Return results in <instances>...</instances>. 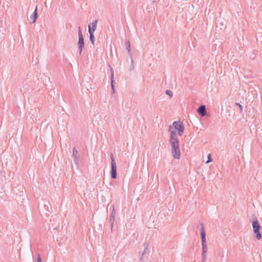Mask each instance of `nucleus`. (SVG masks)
Returning <instances> with one entry per match:
<instances>
[{
	"instance_id": "nucleus-28",
	"label": "nucleus",
	"mask_w": 262,
	"mask_h": 262,
	"mask_svg": "<svg viewBox=\"0 0 262 262\" xmlns=\"http://www.w3.org/2000/svg\"><path fill=\"white\" fill-rule=\"evenodd\" d=\"M206 257H202V262H205L206 261Z\"/></svg>"
},
{
	"instance_id": "nucleus-17",
	"label": "nucleus",
	"mask_w": 262,
	"mask_h": 262,
	"mask_svg": "<svg viewBox=\"0 0 262 262\" xmlns=\"http://www.w3.org/2000/svg\"><path fill=\"white\" fill-rule=\"evenodd\" d=\"M130 60H131V66H130V71H132L134 69V62L133 56H130Z\"/></svg>"
},
{
	"instance_id": "nucleus-2",
	"label": "nucleus",
	"mask_w": 262,
	"mask_h": 262,
	"mask_svg": "<svg viewBox=\"0 0 262 262\" xmlns=\"http://www.w3.org/2000/svg\"><path fill=\"white\" fill-rule=\"evenodd\" d=\"M110 158L111 160V177L112 179H116L117 176V166L113 153L111 154Z\"/></svg>"
},
{
	"instance_id": "nucleus-14",
	"label": "nucleus",
	"mask_w": 262,
	"mask_h": 262,
	"mask_svg": "<svg viewBox=\"0 0 262 262\" xmlns=\"http://www.w3.org/2000/svg\"><path fill=\"white\" fill-rule=\"evenodd\" d=\"M114 222H115V217H114V216H113V215H110V223L111 226V229L112 230L113 229V225H114Z\"/></svg>"
},
{
	"instance_id": "nucleus-11",
	"label": "nucleus",
	"mask_w": 262,
	"mask_h": 262,
	"mask_svg": "<svg viewBox=\"0 0 262 262\" xmlns=\"http://www.w3.org/2000/svg\"><path fill=\"white\" fill-rule=\"evenodd\" d=\"M111 87H112L113 93H114V92H115V89H114L115 85H114V70H113V68H111Z\"/></svg>"
},
{
	"instance_id": "nucleus-19",
	"label": "nucleus",
	"mask_w": 262,
	"mask_h": 262,
	"mask_svg": "<svg viewBox=\"0 0 262 262\" xmlns=\"http://www.w3.org/2000/svg\"><path fill=\"white\" fill-rule=\"evenodd\" d=\"M165 93L167 95H169L170 98L172 97V93L170 90H167Z\"/></svg>"
},
{
	"instance_id": "nucleus-10",
	"label": "nucleus",
	"mask_w": 262,
	"mask_h": 262,
	"mask_svg": "<svg viewBox=\"0 0 262 262\" xmlns=\"http://www.w3.org/2000/svg\"><path fill=\"white\" fill-rule=\"evenodd\" d=\"M89 32L90 34V39L93 45L94 44L95 42V36L93 32L92 31L91 25H89Z\"/></svg>"
},
{
	"instance_id": "nucleus-26",
	"label": "nucleus",
	"mask_w": 262,
	"mask_h": 262,
	"mask_svg": "<svg viewBox=\"0 0 262 262\" xmlns=\"http://www.w3.org/2000/svg\"><path fill=\"white\" fill-rule=\"evenodd\" d=\"M80 35L81 36L82 35V32L81 30V28L80 27H78V36H80Z\"/></svg>"
},
{
	"instance_id": "nucleus-7",
	"label": "nucleus",
	"mask_w": 262,
	"mask_h": 262,
	"mask_svg": "<svg viewBox=\"0 0 262 262\" xmlns=\"http://www.w3.org/2000/svg\"><path fill=\"white\" fill-rule=\"evenodd\" d=\"M197 112L200 114V115L201 117H203L205 116L207 114L205 105H200L197 109Z\"/></svg>"
},
{
	"instance_id": "nucleus-15",
	"label": "nucleus",
	"mask_w": 262,
	"mask_h": 262,
	"mask_svg": "<svg viewBox=\"0 0 262 262\" xmlns=\"http://www.w3.org/2000/svg\"><path fill=\"white\" fill-rule=\"evenodd\" d=\"M97 20H95L94 22H93L92 23V31L94 32L95 30L96 29V27H97Z\"/></svg>"
},
{
	"instance_id": "nucleus-25",
	"label": "nucleus",
	"mask_w": 262,
	"mask_h": 262,
	"mask_svg": "<svg viewBox=\"0 0 262 262\" xmlns=\"http://www.w3.org/2000/svg\"><path fill=\"white\" fill-rule=\"evenodd\" d=\"M125 45L126 47H129V46H130V42H129V40H127V41H125Z\"/></svg>"
},
{
	"instance_id": "nucleus-21",
	"label": "nucleus",
	"mask_w": 262,
	"mask_h": 262,
	"mask_svg": "<svg viewBox=\"0 0 262 262\" xmlns=\"http://www.w3.org/2000/svg\"><path fill=\"white\" fill-rule=\"evenodd\" d=\"M31 16H37V7H36L34 11L33 12Z\"/></svg>"
},
{
	"instance_id": "nucleus-12",
	"label": "nucleus",
	"mask_w": 262,
	"mask_h": 262,
	"mask_svg": "<svg viewBox=\"0 0 262 262\" xmlns=\"http://www.w3.org/2000/svg\"><path fill=\"white\" fill-rule=\"evenodd\" d=\"M144 252L142 253V256L141 257H140V260L141 261V262H143V258H142V256L146 254V250H148V244L147 243H145V244H144Z\"/></svg>"
},
{
	"instance_id": "nucleus-5",
	"label": "nucleus",
	"mask_w": 262,
	"mask_h": 262,
	"mask_svg": "<svg viewBox=\"0 0 262 262\" xmlns=\"http://www.w3.org/2000/svg\"><path fill=\"white\" fill-rule=\"evenodd\" d=\"M169 131L170 133L169 142L179 141L177 138V130L173 129V127L171 125L169 126Z\"/></svg>"
},
{
	"instance_id": "nucleus-22",
	"label": "nucleus",
	"mask_w": 262,
	"mask_h": 262,
	"mask_svg": "<svg viewBox=\"0 0 262 262\" xmlns=\"http://www.w3.org/2000/svg\"><path fill=\"white\" fill-rule=\"evenodd\" d=\"M37 262H42V259L40 257V255L39 254L37 255Z\"/></svg>"
},
{
	"instance_id": "nucleus-4",
	"label": "nucleus",
	"mask_w": 262,
	"mask_h": 262,
	"mask_svg": "<svg viewBox=\"0 0 262 262\" xmlns=\"http://www.w3.org/2000/svg\"><path fill=\"white\" fill-rule=\"evenodd\" d=\"M176 130L178 131V134L179 136H181L184 130V127L182 123L178 121H174L171 125Z\"/></svg>"
},
{
	"instance_id": "nucleus-29",
	"label": "nucleus",
	"mask_w": 262,
	"mask_h": 262,
	"mask_svg": "<svg viewBox=\"0 0 262 262\" xmlns=\"http://www.w3.org/2000/svg\"><path fill=\"white\" fill-rule=\"evenodd\" d=\"M45 207L46 208V209H48V206L46 205H45Z\"/></svg>"
},
{
	"instance_id": "nucleus-23",
	"label": "nucleus",
	"mask_w": 262,
	"mask_h": 262,
	"mask_svg": "<svg viewBox=\"0 0 262 262\" xmlns=\"http://www.w3.org/2000/svg\"><path fill=\"white\" fill-rule=\"evenodd\" d=\"M211 161H212V159H211V156H210V155L209 154V155H208V160H207V161L206 162V163H208L210 162H211Z\"/></svg>"
},
{
	"instance_id": "nucleus-16",
	"label": "nucleus",
	"mask_w": 262,
	"mask_h": 262,
	"mask_svg": "<svg viewBox=\"0 0 262 262\" xmlns=\"http://www.w3.org/2000/svg\"><path fill=\"white\" fill-rule=\"evenodd\" d=\"M37 18V17H30V18L27 17V20L30 24H33L36 21Z\"/></svg>"
},
{
	"instance_id": "nucleus-3",
	"label": "nucleus",
	"mask_w": 262,
	"mask_h": 262,
	"mask_svg": "<svg viewBox=\"0 0 262 262\" xmlns=\"http://www.w3.org/2000/svg\"><path fill=\"white\" fill-rule=\"evenodd\" d=\"M253 232L256 234V237L258 240L261 239V234L260 232V226L258 220H254L252 224Z\"/></svg>"
},
{
	"instance_id": "nucleus-1",
	"label": "nucleus",
	"mask_w": 262,
	"mask_h": 262,
	"mask_svg": "<svg viewBox=\"0 0 262 262\" xmlns=\"http://www.w3.org/2000/svg\"><path fill=\"white\" fill-rule=\"evenodd\" d=\"M170 144L171 147L172 156L174 159H179L181 156V152L179 141L170 142Z\"/></svg>"
},
{
	"instance_id": "nucleus-20",
	"label": "nucleus",
	"mask_w": 262,
	"mask_h": 262,
	"mask_svg": "<svg viewBox=\"0 0 262 262\" xmlns=\"http://www.w3.org/2000/svg\"><path fill=\"white\" fill-rule=\"evenodd\" d=\"M235 105L238 106V107L239 108V110H240V112H243V106L242 105H241L239 103H235Z\"/></svg>"
},
{
	"instance_id": "nucleus-8",
	"label": "nucleus",
	"mask_w": 262,
	"mask_h": 262,
	"mask_svg": "<svg viewBox=\"0 0 262 262\" xmlns=\"http://www.w3.org/2000/svg\"><path fill=\"white\" fill-rule=\"evenodd\" d=\"M200 225L201 227V236L202 242H206V233L204 229V225L203 223H200Z\"/></svg>"
},
{
	"instance_id": "nucleus-9",
	"label": "nucleus",
	"mask_w": 262,
	"mask_h": 262,
	"mask_svg": "<svg viewBox=\"0 0 262 262\" xmlns=\"http://www.w3.org/2000/svg\"><path fill=\"white\" fill-rule=\"evenodd\" d=\"M73 157L74 159V162L76 163H77L78 160L79 159V155L78 151L77 150L75 147L73 148Z\"/></svg>"
},
{
	"instance_id": "nucleus-13",
	"label": "nucleus",
	"mask_w": 262,
	"mask_h": 262,
	"mask_svg": "<svg viewBox=\"0 0 262 262\" xmlns=\"http://www.w3.org/2000/svg\"><path fill=\"white\" fill-rule=\"evenodd\" d=\"M202 252L207 253V246L206 242H202Z\"/></svg>"
},
{
	"instance_id": "nucleus-6",
	"label": "nucleus",
	"mask_w": 262,
	"mask_h": 262,
	"mask_svg": "<svg viewBox=\"0 0 262 262\" xmlns=\"http://www.w3.org/2000/svg\"><path fill=\"white\" fill-rule=\"evenodd\" d=\"M78 50H79V54L80 55L82 53L83 48L84 46V39L83 35L78 36Z\"/></svg>"
},
{
	"instance_id": "nucleus-18",
	"label": "nucleus",
	"mask_w": 262,
	"mask_h": 262,
	"mask_svg": "<svg viewBox=\"0 0 262 262\" xmlns=\"http://www.w3.org/2000/svg\"><path fill=\"white\" fill-rule=\"evenodd\" d=\"M126 50H127V54H128L129 57L133 56L132 55V53H131V51H130V46L129 47H126Z\"/></svg>"
},
{
	"instance_id": "nucleus-24",
	"label": "nucleus",
	"mask_w": 262,
	"mask_h": 262,
	"mask_svg": "<svg viewBox=\"0 0 262 262\" xmlns=\"http://www.w3.org/2000/svg\"><path fill=\"white\" fill-rule=\"evenodd\" d=\"M115 208H114V207L113 206V210H112V213H111V215H113V216H115Z\"/></svg>"
},
{
	"instance_id": "nucleus-27",
	"label": "nucleus",
	"mask_w": 262,
	"mask_h": 262,
	"mask_svg": "<svg viewBox=\"0 0 262 262\" xmlns=\"http://www.w3.org/2000/svg\"><path fill=\"white\" fill-rule=\"evenodd\" d=\"M202 257H207V253L202 252Z\"/></svg>"
}]
</instances>
